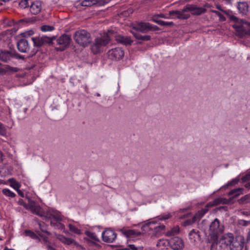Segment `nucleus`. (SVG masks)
<instances>
[{
	"label": "nucleus",
	"instance_id": "1",
	"mask_svg": "<svg viewBox=\"0 0 250 250\" xmlns=\"http://www.w3.org/2000/svg\"><path fill=\"white\" fill-rule=\"evenodd\" d=\"M114 37L116 41L123 44L130 45L132 42L130 37L124 36L120 35H117L112 31H108L107 33H104L100 37L96 38L93 44L91 46L92 52L95 54L100 53L102 48L107 45L110 40V39Z\"/></svg>",
	"mask_w": 250,
	"mask_h": 250
},
{
	"label": "nucleus",
	"instance_id": "2",
	"mask_svg": "<svg viewBox=\"0 0 250 250\" xmlns=\"http://www.w3.org/2000/svg\"><path fill=\"white\" fill-rule=\"evenodd\" d=\"M230 20L234 23L233 25L235 30L236 35L242 38L248 35L250 36V23L242 20H240L234 16H231Z\"/></svg>",
	"mask_w": 250,
	"mask_h": 250
},
{
	"label": "nucleus",
	"instance_id": "3",
	"mask_svg": "<svg viewBox=\"0 0 250 250\" xmlns=\"http://www.w3.org/2000/svg\"><path fill=\"white\" fill-rule=\"evenodd\" d=\"M223 230V227L220 225L218 219H215L211 222L208 230L205 231L208 242L212 244L215 243L218 238V235Z\"/></svg>",
	"mask_w": 250,
	"mask_h": 250
},
{
	"label": "nucleus",
	"instance_id": "4",
	"mask_svg": "<svg viewBox=\"0 0 250 250\" xmlns=\"http://www.w3.org/2000/svg\"><path fill=\"white\" fill-rule=\"evenodd\" d=\"M172 217V215L170 213H164L158 216L155 220L146 223L142 226V229L144 231L147 230V228H149L151 229H154L156 233L161 232L164 230L165 226L164 225H158L157 226L153 227V225L157 223V220L163 221L168 219Z\"/></svg>",
	"mask_w": 250,
	"mask_h": 250
},
{
	"label": "nucleus",
	"instance_id": "5",
	"mask_svg": "<svg viewBox=\"0 0 250 250\" xmlns=\"http://www.w3.org/2000/svg\"><path fill=\"white\" fill-rule=\"evenodd\" d=\"M244 237L238 235L234 237L232 234L229 233L225 237V243L229 245L230 250H242L244 245Z\"/></svg>",
	"mask_w": 250,
	"mask_h": 250
},
{
	"label": "nucleus",
	"instance_id": "6",
	"mask_svg": "<svg viewBox=\"0 0 250 250\" xmlns=\"http://www.w3.org/2000/svg\"><path fill=\"white\" fill-rule=\"evenodd\" d=\"M74 39L78 44L83 47L87 46L92 40L90 33L83 29L77 31L74 34Z\"/></svg>",
	"mask_w": 250,
	"mask_h": 250
},
{
	"label": "nucleus",
	"instance_id": "7",
	"mask_svg": "<svg viewBox=\"0 0 250 250\" xmlns=\"http://www.w3.org/2000/svg\"><path fill=\"white\" fill-rule=\"evenodd\" d=\"M24 234L33 239L38 240L42 242H48V237L46 235L42 233L40 231H36V233L30 230H25Z\"/></svg>",
	"mask_w": 250,
	"mask_h": 250
},
{
	"label": "nucleus",
	"instance_id": "8",
	"mask_svg": "<svg viewBox=\"0 0 250 250\" xmlns=\"http://www.w3.org/2000/svg\"><path fill=\"white\" fill-rule=\"evenodd\" d=\"M55 39V36L48 37L47 36H37L32 38L34 45L36 47H40L45 43H50Z\"/></svg>",
	"mask_w": 250,
	"mask_h": 250
},
{
	"label": "nucleus",
	"instance_id": "9",
	"mask_svg": "<svg viewBox=\"0 0 250 250\" xmlns=\"http://www.w3.org/2000/svg\"><path fill=\"white\" fill-rule=\"evenodd\" d=\"M27 209H29L31 211L39 216L43 217L45 216V213L40 205L37 204L34 201L29 200V206Z\"/></svg>",
	"mask_w": 250,
	"mask_h": 250
},
{
	"label": "nucleus",
	"instance_id": "10",
	"mask_svg": "<svg viewBox=\"0 0 250 250\" xmlns=\"http://www.w3.org/2000/svg\"><path fill=\"white\" fill-rule=\"evenodd\" d=\"M108 56L112 60H119L124 57V51L121 48L116 47L108 51Z\"/></svg>",
	"mask_w": 250,
	"mask_h": 250
},
{
	"label": "nucleus",
	"instance_id": "11",
	"mask_svg": "<svg viewBox=\"0 0 250 250\" xmlns=\"http://www.w3.org/2000/svg\"><path fill=\"white\" fill-rule=\"evenodd\" d=\"M71 41V38L69 35L63 34L57 40L58 44L60 45V47H56L57 50L63 51L69 45Z\"/></svg>",
	"mask_w": 250,
	"mask_h": 250
},
{
	"label": "nucleus",
	"instance_id": "12",
	"mask_svg": "<svg viewBox=\"0 0 250 250\" xmlns=\"http://www.w3.org/2000/svg\"><path fill=\"white\" fill-rule=\"evenodd\" d=\"M103 240L107 243H112L117 237V234L112 229H107L102 232Z\"/></svg>",
	"mask_w": 250,
	"mask_h": 250
},
{
	"label": "nucleus",
	"instance_id": "13",
	"mask_svg": "<svg viewBox=\"0 0 250 250\" xmlns=\"http://www.w3.org/2000/svg\"><path fill=\"white\" fill-rule=\"evenodd\" d=\"M133 28L139 32L146 33L150 30H152L153 26L148 22H139L134 24Z\"/></svg>",
	"mask_w": 250,
	"mask_h": 250
},
{
	"label": "nucleus",
	"instance_id": "14",
	"mask_svg": "<svg viewBox=\"0 0 250 250\" xmlns=\"http://www.w3.org/2000/svg\"><path fill=\"white\" fill-rule=\"evenodd\" d=\"M56 237L64 245H72L74 247L78 248L80 247L79 244L75 241L73 239L71 238L66 237L63 235L59 234H55Z\"/></svg>",
	"mask_w": 250,
	"mask_h": 250
},
{
	"label": "nucleus",
	"instance_id": "15",
	"mask_svg": "<svg viewBox=\"0 0 250 250\" xmlns=\"http://www.w3.org/2000/svg\"><path fill=\"white\" fill-rule=\"evenodd\" d=\"M169 246L173 250H178L184 248V243L182 239L175 237L169 240Z\"/></svg>",
	"mask_w": 250,
	"mask_h": 250
},
{
	"label": "nucleus",
	"instance_id": "16",
	"mask_svg": "<svg viewBox=\"0 0 250 250\" xmlns=\"http://www.w3.org/2000/svg\"><path fill=\"white\" fill-rule=\"evenodd\" d=\"M185 11H188L192 15H200L206 12V9L198 7L195 5L188 4L185 7Z\"/></svg>",
	"mask_w": 250,
	"mask_h": 250
},
{
	"label": "nucleus",
	"instance_id": "17",
	"mask_svg": "<svg viewBox=\"0 0 250 250\" xmlns=\"http://www.w3.org/2000/svg\"><path fill=\"white\" fill-rule=\"evenodd\" d=\"M44 217L50 219L51 221H62V217L60 212L54 209H49L45 213Z\"/></svg>",
	"mask_w": 250,
	"mask_h": 250
},
{
	"label": "nucleus",
	"instance_id": "18",
	"mask_svg": "<svg viewBox=\"0 0 250 250\" xmlns=\"http://www.w3.org/2000/svg\"><path fill=\"white\" fill-rule=\"evenodd\" d=\"M17 47L19 51L22 53H26L30 49L29 44L25 39H21L17 42Z\"/></svg>",
	"mask_w": 250,
	"mask_h": 250
},
{
	"label": "nucleus",
	"instance_id": "19",
	"mask_svg": "<svg viewBox=\"0 0 250 250\" xmlns=\"http://www.w3.org/2000/svg\"><path fill=\"white\" fill-rule=\"evenodd\" d=\"M42 9L41 2L38 0H36L32 2L30 7V12L34 15L38 14Z\"/></svg>",
	"mask_w": 250,
	"mask_h": 250
},
{
	"label": "nucleus",
	"instance_id": "20",
	"mask_svg": "<svg viewBox=\"0 0 250 250\" xmlns=\"http://www.w3.org/2000/svg\"><path fill=\"white\" fill-rule=\"evenodd\" d=\"M188 12V11H185V7L182 11H172L169 12L170 15H176L178 18L182 19H188L190 15L188 14H186L185 12Z\"/></svg>",
	"mask_w": 250,
	"mask_h": 250
},
{
	"label": "nucleus",
	"instance_id": "21",
	"mask_svg": "<svg viewBox=\"0 0 250 250\" xmlns=\"http://www.w3.org/2000/svg\"><path fill=\"white\" fill-rule=\"evenodd\" d=\"M14 57V54L12 52L0 50V60L6 62Z\"/></svg>",
	"mask_w": 250,
	"mask_h": 250
},
{
	"label": "nucleus",
	"instance_id": "22",
	"mask_svg": "<svg viewBox=\"0 0 250 250\" xmlns=\"http://www.w3.org/2000/svg\"><path fill=\"white\" fill-rule=\"evenodd\" d=\"M123 233L128 238H133L141 235V232L139 231H136L133 229H122Z\"/></svg>",
	"mask_w": 250,
	"mask_h": 250
},
{
	"label": "nucleus",
	"instance_id": "23",
	"mask_svg": "<svg viewBox=\"0 0 250 250\" xmlns=\"http://www.w3.org/2000/svg\"><path fill=\"white\" fill-rule=\"evenodd\" d=\"M189 238L191 242H195L200 241V236L199 231L194 229L191 230L188 234Z\"/></svg>",
	"mask_w": 250,
	"mask_h": 250
},
{
	"label": "nucleus",
	"instance_id": "24",
	"mask_svg": "<svg viewBox=\"0 0 250 250\" xmlns=\"http://www.w3.org/2000/svg\"><path fill=\"white\" fill-rule=\"evenodd\" d=\"M237 8L239 12L242 14H246L248 11V5L245 2H239L237 5Z\"/></svg>",
	"mask_w": 250,
	"mask_h": 250
},
{
	"label": "nucleus",
	"instance_id": "25",
	"mask_svg": "<svg viewBox=\"0 0 250 250\" xmlns=\"http://www.w3.org/2000/svg\"><path fill=\"white\" fill-rule=\"evenodd\" d=\"M244 189L242 188H238L231 190L228 193L229 196H231L233 198L236 197L240 194H243Z\"/></svg>",
	"mask_w": 250,
	"mask_h": 250
},
{
	"label": "nucleus",
	"instance_id": "26",
	"mask_svg": "<svg viewBox=\"0 0 250 250\" xmlns=\"http://www.w3.org/2000/svg\"><path fill=\"white\" fill-rule=\"evenodd\" d=\"M133 34L134 37L137 39L141 41H149L151 39V36L149 35H141L139 33H134L133 31L131 32Z\"/></svg>",
	"mask_w": 250,
	"mask_h": 250
},
{
	"label": "nucleus",
	"instance_id": "27",
	"mask_svg": "<svg viewBox=\"0 0 250 250\" xmlns=\"http://www.w3.org/2000/svg\"><path fill=\"white\" fill-rule=\"evenodd\" d=\"M8 181L10 183V186L15 190H18L21 188V185L20 183L14 179H9Z\"/></svg>",
	"mask_w": 250,
	"mask_h": 250
},
{
	"label": "nucleus",
	"instance_id": "28",
	"mask_svg": "<svg viewBox=\"0 0 250 250\" xmlns=\"http://www.w3.org/2000/svg\"><path fill=\"white\" fill-rule=\"evenodd\" d=\"M208 209L207 208H204L201 210L198 211L194 215V218L196 220H200L207 212Z\"/></svg>",
	"mask_w": 250,
	"mask_h": 250
},
{
	"label": "nucleus",
	"instance_id": "29",
	"mask_svg": "<svg viewBox=\"0 0 250 250\" xmlns=\"http://www.w3.org/2000/svg\"><path fill=\"white\" fill-rule=\"evenodd\" d=\"M61 221H51V225L54 227L55 228L62 230L64 229V225L61 223Z\"/></svg>",
	"mask_w": 250,
	"mask_h": 250
},
{
	"label": "nucleus",
	"instance_id": "30",
	"mask_svg": "<svg viewBox=\"0 0 250 250\" xmlns=\"http://www.w3.org/2000/svg\"><path fill=\"white\" fill-rule=\"evenodd\" d=\"M179 232V227L178 226H175L172 228L170 230L166 232V235L167 236H170L175 235L178 234Z\"/></svg>",
	"mask_w": 250,
	"mask_h": 250
},
{
	"label": "nucleus",
	"instance_id": "31",
	"mask_svg": "<svg viewBox=\"0 0 250 250\" xmlns=\"http://www.w3.org/2000/svg\"><path fill=\"white\" fill-rule=\"evenodd\" d=\"M68 227L69 229V230L74 233H75V234H78V235H80L82 233V232L80 229L78 228L75 226H74L71 224H69L68 225Z\"/></svg>",
	"mask_w": 250,
	"mask_h": 250
},
{
	"label": "nucleus",
	"instance_id": "32",
	"mask_svg": "<svg viewBox=\"0 0 250 250\" xmlns=\"http://www.w3.org/2000/svg\"><path fill=\"white\" fill-rule=\"evenodd\" d=\"M222 201L221 198H216L213 201L208 203L205 208H207L208 209V208L217 205L222 203Z\"/></svg>",
	"mask_w": 250,
	"mask_h": 250
},
{
	"label": "nucleus",
	"instance_id": "33",
	"mask_svg": "<svg viewBox=\"0 0 250 250\" xmlns=\"http://www.w3.org/2000/svg\"><path fill=\"white\" fill-rule=\"evenodd\" d=\"M2 193L6 196L10 198H14L15 197L16 194L14 192L11 191L8 188H4L2 190Z\"/></svg>",
	"mask_w": 250,
	"mask_h": 250
},
{
	"label": "nucleus",
	"instance_id": "34",
	"mask_svg": "<svg viewBox=\"0 0 250 250\" xmlns=\"http://www.w3.org/2000/svg\"><path fill=\"white\" fill-rule=\"evenodd\" d=\"M38 225L42 232L45 233L47 235H50L51 234L50 232L47 230L46 226L44 223L39 222Z\"/></svg>",
	"mask_w": 250,
	"mask_h": 250
},
{
	"label": "nucleus",
	"instance_id": "35",
	"mask_svg": "<svg viewBox=\"0 0 250 250\" xmlns=\"http://www.w3.org/2000/svg\"><path fill=\"white\" fill-rule=\"evenodd\" d=\"M41 29L43 32L52 31L54 29L53 26L44 25L41 26Z\"/></svg>",
	"mask_w": 250,
	"mask_h": 250
},
{
	"label": "nucleus",
	"instance_id": "36",
	"mask_svg": "<svg viewBox=\"0 0 250 250\" xmlns=\"http://www.w3.org/2000/svg\"><path fill=\"white\" fill-rule=\"evenodd\" d=\"M85 234L87 236H88L92 239L95 240V241L98 240V238L95 233H93V232H90L89 231H86L85 232Z\"/></svg>",
	"mask_w": 250,
	"mask_h": 250
},
{
	"label": "nucleus",
	"instance_id": "37",
	"mask_svg": "<svg viewBox=\"0 0 250 250\" xmlns=\"http://www.w3.org/2000/svg\"><path fill=\"white\" fill-rule=\"evenodd\" d=\"M250 202V194H247L240 199V202L241 203H247Z\"/></svg>",
	"mask_w": 250,
	"mask_h": 250
},
{
	"label": "nucleus",
	"instance_id": "38",
	"mask_svg": "<svg viewBox=\"0 0 250 250\" xmlns=\"http://www.w3.org/2000/svg\"><path fill=\"white\" fill-rule=\"evenodd\" d=\"M34 34V31L32 30H30L28 31H26L21 33V35L22 37L24 38H28L30 36H31Z\"/></svg>",
	"mask_w": 250,
	"mask_h": 250
},
{
	"label": "nucleus",
	"instance_id": "39",
	"mask_svg": "<svg viewBox=\"0 0 250 250\" xmlns=\"http://www.w3.org/2000/svg\"><path fill=\"white\" fill-rule=\"evenodd\" d=\"M169 245V241L167 240H160L157 244L158 247L166 246Z\"/></svg>",
	"mask_w": 250,
	"mask_h": 250
},
{
	"label": "nucleus",
	"instance_id": "40",
	"mask_svg": "<svg viewBox=\"0 0 250 250\" xmlns=\"http://www.w3.org/2000/svg\"><path fill=\"white\" fill-rule=\"evenodd\" d=\"M19 6L21 8H25L28 6V0H21L19 3Z\"/></svg>",
	"mask_w": 250,
	"mask_h": 250
},
{
	"label": "nucleus",
	"instance_id": "41",
	"mask_svg": "<svg viewBox=\"0 0 250 250\" xmlns=\"http://www.w3.org/2000/svg\"><path fill=\"white\" fill-rule=\"evenodd\" d=\"M93 1V0H83L81 4L83 6H90L94 3Z\"/></svg>",
	"mask_w": 250,
	"mask_h": 250
},
{
	"label": "nucleus",
	"instance_id": "42",
	"mask_svg": "<svg viewBox=\"0 0 250 250\" xmlns=\"http://www.w3.org/2000/svg\"><path fill=\"white\" fill-rule=\"evenodd\" d=\"M6 135V129L5 127L0 122V135L4 136Z\"/></svg>",
	"mask_w": 250,
	"mask_h": 250
},
{
	"label": "nucleus",
	"instance_id": "43",
	"mask_svg": "<svg viewBox=\"0 0 250 250\" xmlns=\"http://www.w3.org/2000/svg\"><path fill=\"white\" fill-rule=\"evenodd\" d=\"M129 249L130 250H143V247L140 246H136L133 244H130L128 246Z\"/></svg>",
	"mask_w": 250,
	"mask_h": 250
},
{
	"label": "nucleus",
	"instance_id": "44",
	"mask_svg": "<svg viewBox=\"0 0 250 250\" xmlns=\"http://www.w3.org/2000/svg\"><path fill=\"white\" fill-rule=\"evenodd\" d=\"M157 22L159 25H163V26H169V25H172L173 24L172 21L168 22V21H161V20L158 21H157Z\"/></svg>",
	"mask_w": 250,
	"mask_h": 250
},
{
	"label": "nucleus",
	"instance_id": "45",
	"mask_svg": "<svg viewBox=\"0 0 250 250\" xmlns=\"http://www.w3.org/2000/svg\"><path fill=\"white\" fill-rule=\"evenodd\" d=\"M196 221V219L194 218V217H193L191 220L189 219V220H187L185 221L183 223V225L184 226H189V225L192 224L193 223L195 222Z\"/></svg>",
	"mask_w": 250,
	"mask_h": 250
},
{
	"label": "nucleus",
	"instance_id": "46",
	"mask_svg": "<svg viewBox=\"0 0 250 250\" xmlns=\"http://www.w3.org/2000/svg\"><path fill=\"white\" fill-rule=\"evenodd\" d=\"M18 203L20 205L23 206L26 209L29 206V203L28 204L24 203L22 199H20L18 201Z\"/></svg>",
	"mask_w": 250,
	"mask_h": 250
},
{
	"label": "nucleus",
	"instance_id": "47",
	"mask_svg": "<svg viewBox=\"0 0 250 250\" xmlns=\"http://www.w3.org/2000/svg\"><path fill=\"white\" fill-rule=\"evenodd\" d=\"M44 244H46L47 250H56L50 245V242L48 240V242H43Z\"/></svg>",
	"mask_w": 250,
	"mask_h": 250
},
{
	"label": "nucleus",
	"instance_id": "48",
	"mask_svg": "<svg viewBox=\"0 0 250 250\" xmlns=\"http://www.w3.org/2000/svg\"><path fill=\"white\" fill-rule=\"evenodd\" d=\"M242 180L243 182H246L247 181L250 180V173H248L247 174H246V175L243 176Z\"/></svg>",
	"mask_w": 250,
	"mask_h": 250
},
{
	"label": "nucleus",
	"instance_id": "49",
	"mask_svg": "<svg viewBox=\"0 0 250 250\" xmlns=\"http://www.w3.org/2000/svg\"><path fill=\"white\" fill-rule=\"evenodd\" d=\"M237 182H238L237 180H236V179L233 180L231 181L228 183V184H227V186L234 185V184H236L237 183Z\"/></svg>",
	"mask_w": 250,
	"mask_h": 250
},
{
	"label": "nucleus",
	"instance_id": "50",
	"mask_svg": "<svg viewBox=\"0 0 250 250\" xmlns=\"http://www.w3.org/2000/svg\"><path fill=\"white\" fill-rule=\"evenodd\" d=\"M215 13H216V14L218 15V16L219 17L220 19L222 20V21H225L226 19L220 13H219V12H217V11H215Z\"/></svg>",
	"mask_w": 250,
	"mask_h": 250
},
{
	"label": "nucleus",
	"instance_id": "51",
	"mask_svg": "<svg viewBox=\"0 0 250 250\" xmlns=\"http://www.w3.org/2000/svg\"><path fill=\"white\" fill-rule=\"evenodd\" d=\"M245 186L247 188H250V182L247 184H246Z\"/></svg>",
	"mask_w": 250,
	"mask_h": 250
},
{
	"label": "nucleus",
	"instance_id": "52",
	"mask_svg": "<svg viewBox=\"0 0 250 250\" xmlns=\"http://www.w3.org/2000/svg\"><path fill=\"white\" fill-rule=\"evenodd\" d=\"M17 191H18V193H19L20 195H21V196H23V193H22V192H21L19 190V189L18 190H17Z\"/></svg>",
	"mask_w": 250,
	"mask_h": 250
},
{
	"label": "nucleus",
	"instance_id": "53",
	"mask_svg": "<svg viewBox=\"0 0 250 250\" xmlns=\"http://www.w3.org/2000/svg\"><path fill=\"white\" fill-rule=\"evenodd\" d=\"M62 230H63V231L64 233H68V231H67L65 230V229H62Z\"/></svg>",
	"mask_w": 250,
	"mask_h": 250
},
{
	"label": "nucleus",
	"instance_id": "54",
	"mask_svg": "<svg viewBox=\"0 0 250 250\" xmlns=\"http://www.w3.org/2000/svg\"><path fill=\"white\" fill-rule=\"evenodd\" d=\"M4 250H13V249H8L7 248H5V249H4Z\"/></svg>",
	"mask_w": 250,
	"mask_h": 250
},
{
	"label": "nucleus",
	"instance_id": "55",
	"mask_svg": "<svg viewBox=\"0 0 250 250\" xmlns=\"http://www.w3.org/2000/svg\"><path fill=\"white\" fill-rule=\"evenodd\" d=\"M242 213H243L244 214H247V212H242Z\"/></svg>",
	"mask_w": 250,
	"mask_h": 250
},
{
	"label": "nucleus",
	"instance_id": "56",
	"mask_svg": "<svg viewBox=\"0 0 250 250\" xmlns=\"http://www.w3.org/2000/svg\"><path fill=\"white\" fill-rule=\"evenodd\" d=\"M96 95H97V96H100V94L99 93H97Z\"/></svg>",
	"mask_w": 250,
	"mask_h": 250
}]
</instances>
